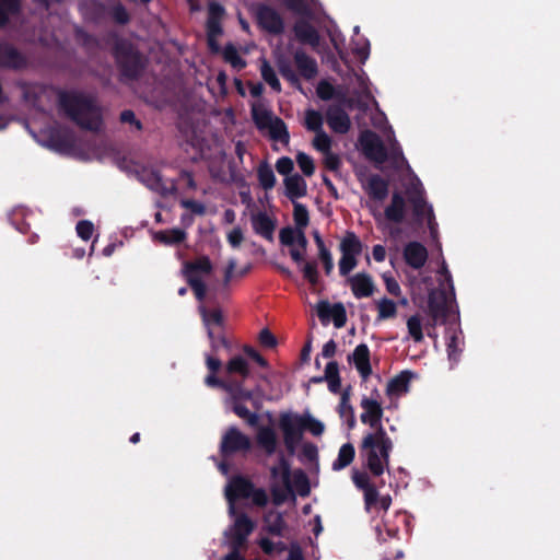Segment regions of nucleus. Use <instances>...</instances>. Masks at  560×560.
<instances>
[{"instance_id": "obj_1", "label": "nucleus", "mask_w": 560, "mask_h": 560, "mask_svg": "<svg viewBox=\"0 0 560 560\" xmlns=\"http://www.w3.org/2000/svg\"><path fill=\"white\" fill-rule=\"evenodd\" d=\"M58 107L81 129L97 131L103 124L101 108L95 98L82 92L59 91Z\"/></svg>"}, {"instance_id": "obj_2", "label": "nucleus", "mask_w": 560, "mask_h": 560, "mask_svg": "<svg viewBox=\"0 0 560 560\" xmlns=\"http://www.w3.org/2000/svg\"><path fill=\"white\" fill-rule=\"evenodd\" d=\"M393 446V441L384 428L368 432L363 436L359 445V454L373 476L378 477L384 474L388 467Z\"/></svg>"}, {"instance_id": "obj_3", "label": "nucleus", "mask_w": 560, "mask_h": 560, "mask_svg": "<svg viewBox=\"0 0 560 560\" xmlns=\"http://www.w3.org/2000/svg\"><path fill=\"white\" fill-rule=\"evenodd\" d=\"M112 54L121 81H137L142 77L148 59L131 40L117 37Z\"/></svg>"}, {"instance_id": "obj_4", "label": "nucleus", "mask_w": 560, "mask_h": 560, "mask_svg": "<svg viewBox=\"0 0 560 560\" xmlns=\"http://www.w3.org/2000/svg\"><path fill=\"white\" fill-rule=\"evenodd\" d=\"M255 528V523L245 513H241L234 521L233 525L229 530L225 532V536L229 539L230 550L243 551L247 548V541L249 535Z\"/></svg>"}, {"instance_id": "obj_5", "label": "nucleus", "mask_w": 560, "mask_h": 560, "mask_svg": "<svg viewBox=\"0 0 560 560\" xmlns=\"http://www.w3.org/2000/svg\"><path fill=\"white\" fill-rule=\"evenodd\" d=\"M255 20L259 28L271 34L281 35L284 32V21L280 13L272 7L258 3L255 7Z\"/></svg>"}, {"instance_id": "obj_6", "label": "nucleus", "mask_w": 560, "mask_h": 560, "mask_svg": "<svg viewBox=\"0 0 560 560\" xmlns=\"http://www.w3.org/2000/svg\"><path fill=\"white\" fill-rule=\"evenodd\" d=\"M250 448V439L236 427H230L220 443V453L223 457H229L235 453H246Z\"/></svg>"}, {"instance_id": "obj_7", "label": "nucleus", "mask_w": 560, "mask_h": 560, "mask_svg": "<svg viewBox=\"0 0 560 560\" xmlns=\"http://www.w3.org/2000/svg\"><path fill=\"white\" fill-rule=\"evenodd\" d=\"M360 144L366 159L376 163L386 162L388 158L387 149L377 133L371 130L364 131L360 136Z\"/></svg>"}, {"instance_id": "obj_8", "label": "nucleus", "mask_w": 560, "mask_h": 560, "mask_svg": "<svg viewBox=\"0 0 560 560\" xmlns=\"http://www.w3.org/2000/svg\"><path fill=\"white\" fill-rule=\"evenodd\" d=\"M27 67V58L11 43L0 39V69L19 71Z\"/></svg>"}, {"instance_id": "obj_9", "label": "nucleus", "mask_w": 560, "mask_h": 560, "mask_svg": "<svg viewBox=\"0 0 560 560\" xmlns=\"http://www.w3.org/2000/svg\"><path fill=\"white\" fill-rule=\"evenodd\" d=\"M279 425L283 433V442L287 452L290 456H293L303 438V432L290 413H282L280 416Z\"/></svg>"}, {"instance_id": "obj_10", "label": "nucleus", "mask_w": 560, "mask_h": 560, "mask_svg": "<svg viewBox=\"0 0 560 560\" xmlns=\"http://www.w3.org/2000/svg\"><path fill=\"white\" fill-rule=\"evenodd\" d=\"M360 406L363 409L360 416V420L363 424L370 425L373 431L378 430V428H384L381 422L384 413L383 407L376 399L363 397Z\"/></svg>"}, {"instance_id": "obj_11", "label": "nucleus", "mask_w": 560, "mask_h": 560, "mask_svg": "<svg viewBox=\"0 0 560 560\" xmlns=\"http://www.w3.org/2000/svg\"><path fill=\"white\" fill-rule=\"evenodd\" d=\"M253 486L254 483L243 476H235L230 480L225 489V498L230 503L231 512L234 511L233 504L236 500L249 499Z\"/></svg>"}, {"instance_id": "obj_12", "label": "nucleus", "mask_w": 560, "mask_h": 560, "mask_svg": "<svg viewBox=\"0 0 560 560\" xmlns=\"http://www.w3.org/2000/svg\"><path fill=\"white\" fill-rule=\"evenodd\" d=\"M326 121L330 129L340 135L350 130L351 120L347 112L340 105H329L326 110Z\"/></svg>"}, {"instance_id": "obj_13", "label": "nucleus", "mask_w": 560, "mask_h": 560, "mask_svg": "<svg viewBox=\"0 0 560 560\" xmlns=\"http://www.w3.org/2000/svg\"><path fill=\"white\" fill-rule=\"evenodd\" d=\"M428 310L432 323V327L435 326L439 319L445 320L447 316V294L444 290L439 292L432 290L428 296Z\"/></svg>"}, {"instance_id": "obj_14", "label": "nucleus", "mask_w": 560, "mask_h": 560, "mask_svg": "<svg viewBox=\"0 0 560 560\" xmlns=\"http://www.w3.org/2000/svg\"><path fill=\"white\" fill-rule=\"evenodd\" d=\"M402 255L405 262L416 270L421 269L428 260V249L417 241L406 244Z\"/></svg>"}, {"instance_id": "obj_15", "label": "nucleus", "mask_w": 560, "mask_h": 560, "mask_svg": "<svg viewBox=\"0 0 560 560\" xmlns=\"http://www.w3.org/2000/svg\"><path fill=\"white\" fill-rule=\"evenodd\" d=\"M412 205V212L417 221L422 222L427 217L428 226L430 232L433 234L436 230V222L432 207L427 205V201L421 192L410 198Z\"/></svg>"}, {"instance_id": "obj_16", "label": "nucleus", "mask_w": 560, "mask_h": 560, "mask_svg": "<svg viewBox=\"0 0 560 560\" xmlns=\"http://www.w3.org/2000/svg\"><path fill=\"white\" fill-rule=\"evenodd\" d=\"M363 188L371 200L383 202L388 196L389 183L381 175L372 174Z\"/></svg>"}, {"instance_id": "obj_17", "label": "nucleus", "mask_w": 560, "mask_h": 560, "mask_svg": "<svg viewBox=\"0 0 560 560\" xmlns=\"http://www.w3.org/2000/svg\"><path fill=\"white\" fill-rule=\"evenodd\" d=\"M351 291L357 299L369 298L374 293L375 285L366 272H358L348 279Z\"/></svg>"}, {"instance_id": "obj_18", "label": "nucleus", "mask_w": 560, "mask_h": 560, "mask_svg": "<svg viewBox=\"0 0 560 560\" xmlns=\"http://www.w3.org/2000/svg\"><path fill=\"white\" fill-rule=\"evenodd\" d=\"M293 59L299 74L303 79L310 81L318 74V66L316 60L302 49H298L294 52Z\"/></svg>"}, {"instance_id": "obj_19", "label": "nucleus", "mask_w": 560, "mask_h": 560, "mask_svg": "<svg viewBox=\"0 0 560 560\" xmlns=\"http://www.w3.org/2000/svg\"><path fill=\"white\" fill-rule=\"evenodd\" d=\"M293 32L300 43L311 45L312 47H317L319 45L320 36L317 30L308 21H296L293 26Z\"/></svg>"}, {"instance_id": "obj_20", "label": "nucleus", "mask_w": 560, "mask_h": 560, "mask_svg": "<svg viewBox=\"0 0 560 560\" xmlns=\"http://www.w3.org/2000/svg\"><path fill=\"white\" fill-rule=\"evenodd\" d=\"M349 360H352L357 371L362 376V378L366 380L372 374V366L370 361V349L368 345L360 343L358 345Z\"/></svg>"}, {"instance_id": "obj_21", "label": "nucleus", "mask_w": 560, "mask_h": 560, "mask_svg": "<svg viewBox=\"0 0 560 560\" xmlns=\"http://www.w3.org/2000/svg\"><path fill=\"white\" fill-rule=\"evenodd\" d=\"M250 221L256 234L268 241H272L276 229L275 220H272L266 212L260 211L252 214Z\"/></svg>"}, {"instance_id": "obj_22", "label": "nucleus", "mask_w": 560, "mask_h": 560, "mask_svg": "<svg viewBox=\"0 0 560 560\" xmlns=\"http://www.w3.org/2000/svg\"><path fill=\"white\" fill-rule=\"evenodd\" d=\"M264 530L277 537H283L284 530L287 528V523L284 521L283 514L281 512L269 510L264 515Z\"/></svg>"}, {"instance_id": "obj_23", "label": "nucleus", "mask_w": 560, "mask_h": 560, "mask_svg": "<svg viewBox=\"0 0 560 560\" xmlns=\"http://www.w3.org/2000/svg\"><path fill=\"white\" fill-rule=\"evenodd\" d=\"M217 354L207 353L205 355L206 366L209 370V374L205 377L203 383L209 388H219L221 385H224L226 380L220 378L218 373L221 371L222 362Z\"/></svg>"}, {"instance_id": "obj_24", "label": "nucleus", "mask_w": 560, "mask_h": 560, "mask_svg": "<svg viewBox=\"0 0 560 560\" xmlns=\"http://www.w3.org/2000/svg\"><path fill=\"white\" fill-rule=\"evenodd\" d=\"M406 214V201L398 191L393 192L390 203L385 208V218L394 223H401Z\"/></svg>"}, {"instance_id": "obj_25", "label": "nucleus", "mask_w": 560, "mask_h": 560, "mask_svg": "<svg viewBox=\"0 0 560 560\" xmlns=\"http://www.w3.org/2000/svg\"><path fill=\"white\" fill-rule=\"evenodd\" d=\"M244 381H238L236 378H230L224 382V385H221L219 389H222L230 394L231 401L233 402H242L244 400L253 399V392L250 389H246L243 386Z\"/></svg>"}, {"instance_id": "obj_26", "label": "nucleus", "mask_w": 560, "mask_h": 560, "mask_svg": "<svg viewBox=\"0 0 560 560\" xmlns=\"http://www.w3.org/2000/svg\"><path fill=\"white\" fill-rule=\"evenodd\" d=\"M285 196L294 202L307 194V185L300 174H293L284 178Z\"/></svg>"}, {"instance_id": "obj_27", "label": "nucleus", "mask_w": 560, "mask_h": 560, "mask_svg": "<svg viewBox=\"0 0 560 560\" xmlns=\"http://www.w3.org/2000/svg\"><path fill=\"white\" fill-rule=\"evenodd\" d=\"M225 374L228 380L240 376V381H245L250 375L249 365L242 355H235L231 358L225 364Z\"/></svg>"}, {"instance_id": "obj_28", "label": "nucleus", "mask_w": 560, "mask_h": 560, "mask_svg": "<svg viewBox=\"0 0 560 560\" xmlns=\"http://www.w3.org/2000/svg\"><path fill=\"white\" fill-rule=\"evenodd\" d=\"M49 141L51 148L57 151H66L73 147L72 133L67 129H54L50 131Z\"/></svg>"}, {"instance_id": "obj_29", "label": "nucleus", "mask_w": 560, "mask_h": 560, "mask_svg": "<svg viewBox=\"0 0 560 560\" xmlns=\"http://www.w3.org/2000/svg\"><path fill=\"white\" fill-rule=\"evenodd\" d=\"M258 445L266 452L267 455H272L277 450V435L272 428L261 427L256 436Z\"/></svg>"}, {"instance_id": "obj_30", "label": "nucleus", "mask_w": 560, "mask_h": 560, "mask_svg": "<svg viewBox=\"0 0 560 560\" xmlns=\"http://www.w3.org/2000/svg\"><path fill=\"white\" fill-rule=\"evenodd\" d=\"M412 375L410 371H402L393 377L387 384V394L399 396L407 393Z\"/></svg>"}, {"instance_id": "obj_31", "label": "nucleus", "mask_w": 560, "mask_h": 560, "mask_svg": "<svg viewBox=\"0 0 560 560\" xmlns=\"http://www.w3.org/2000/svg\"><path fill=\"white\" fill-rule=\"evenodd\" d=\"M341 255L359 256L363 245L354 232L348 231L340 242Z\"/></svg>"}, {"instance_id": "obj_32", "label": "nucleus", "mask_w": 560, "mask_h": 560, "mask_svg": "<svg viewBox=\"0 0 560 560\" xmlns=\"http://www.w3.org/2000/svg\"><path fill=\"white\" fill-rule=\"evenodd\" d=\"M187 238V233L180 229L159 231L154 240L163 245H178Z\"/></svg>"}, {"instance_id": "obj_33", "label": "nucleus", "mask_w": 560, "mask_h": 560, "mask_svg": "<svg viewBox=\"0 0 560 560\" xmlns=\"http://www.w3.org/2000/svg\"><path fill=\"white\" fill-rule=\"evenodd\" d=\"M199 312L202 318V323L207 328V332L209 331V329H214V327L223 328L224 318L221 310H208L207 307L201 305L199 307Z\"/></svg>"}, {"instance_id": "obj_34", "label": "nucleus", "mask_w": 560, "mask_h": 560, "mask_svg": "<svg viewBox=\"0 0 560 560\" xmlns=\"http://www.w3.org/2000/svg\"><path fill=\"white\" fill-rule=\"evenodd\" d=\"M355 448L353 444L346 443L341 445L337 458L332 463V470L339 471L348 467L354 459Z\"/></svg>"}, {"instance_id": "obj_35", "label": "nucleus", "mask_w": 560, "mask_h": 560, "mask_svg": "<svg viewBox=\"0 0 560 560\" xmlns=\"http://www.w3.org/2000/svg\"><path fill=\"white\" fill-rule=\"evenodd\" d=\"M292 418L294 419V421L296 422L299 428H301L302 432L304 430H307L313 435L319 436L323 434V432L325 430L324 424L319 420L313 418L310 415H307V416L294 415V416H292Z\"/></svg>"}, {"instance_id": "obj_36", "label": "nucleus", "mask_w": 560, "mask_h": 560, "mask_svg": "<svg viewBox=\"0 0 560 560\" xmlns=\"http://www.w3.org/2000/svg\"><path fill=\"white\" fill-rule=\"evenodd\" d=\"M268 129H269V136L273 141H279V142L283 143L284 145L289 144L290 135L288 131V127L281 118L275 117V120L268 127Z\"/></svg>"}, {"instance_id": "obj_37", "label": "nucleus", "mask_w": 560, "mask_h": 560, "mask_svg": "<svg viewBox=\"0 0 560 560\" xmlns=\"http://www.w3.org/2000/svg\"><path fill=\"white\" fill-rule=\"evenodd\" d=\"M277 68L280 74L291 85L301 89V82L298 74L292 69V65L289 59L284 57H279L277 59Z\"/></svg>"}, {"instance_id": "obj_38", "label": "nucleus", "mask_w": 560, "mask_h": 560, "mask_svg": "<svg viewBox=\"0 0 560 560\" xmlns=\"http://www.w3.org/2000/svg\"><path fill=\"white\" fill-rule=\"evenodd\" d=\"M257 177L259 185L265 189H272L276 185V176L267 162H262L259 164L257 168Z\"/></svg>"}, {"instance_id": "obj_39", "label": "nucleus", "mask_w": 560, "mask_h": 560, "mask_svg": "<svg viewBox=\"0 0 560 560\" xmlns=\"http://www.w3.org/2000/svg\"><path fill=\"white\" fill-rule=\"evenodd\" d=\"M222 56L224 61L236 70H242L246 67V61L240 56L236 47L232 43L225 45L222 50Z\"/></svg>"}, {"instance_id": "obj_40", "label": "nucleus", "mask_w": 560, "mask_h": 560, "mask_svg": "<svg viewBox=\"0 0 560 560\" xmlns=\"http://www.w3.org/2000/svg\"><path fill=\"white\" fill-rule=\"evenodd\" d=\"M20 9V0H0V27L8 23L11 15L19 13Z\"/></svg>"}, {"instance_id": "obj_41", "label": "nucleus", "mask_w": 560, "mask_h": 560, "mask_svg": "<svg viewBox=\"0 0 560 560\" xmlns=\"http://www.w3.org/2000/svg\"><path fill=\"white\" fill-rule=\"evenodd\" d=\"M260 74L264 81L275 91L281 92V83L270 63L264 59L260 67Z\"/></svg>"}, {"instance_id": "obj_42", "label": "nucleus", "mask_w": 560, "mask_h": 560, "mask_svg": "<svg viewBox=\"0 0 560 560\" xmlns=\"http://www.w3.org/2000/svg\"><path fill=\"white\" fill-rule=\"evenodd\" d=\"M86 14L90 20L100 23L108 14V9L103 2L91 0L86 5Z\"/></svg>"}, {"instance_id": "obj_43", "label": "nucleus", "mask_w": 560, "mask_h": 560, "mask_svg": "<svg viewBox=\"0 0 560 560\" xmlns=\"http://www.w3.org/2000/svg\"><path fill=\"white\" fill-rule=\"evenodd\" d=\"M293 220L296 230H304L310 223V215L306 206L300 202H293Z\"/></svg>"}, {"instance_id": "obj_44", "label": "nucleus", "mask_w": 560, "mask_h": 560, "mask_svg": "<svg viewBox=\"0 0 560 560\" xmlns=\"http://www.w3.org/2000/svg\"><path fill=\"white\" fill-rule=\"evenodd\" d=\"M232 410H233V412H234L237 417H240V418H242V419L246 420V422H247L250 427H255V425H257V424H258V420H259L258 415H257V413H255V412H250V411L248 410V408H247L245 405H243V402H238V401L233 402V404H232Z\"/></svg>"}, {"instance_id": "obj_45", "label": "nucleus", "mask_w": 560, "mask_h": 560, "mask_svg": "<svg viewBox=\"0 0 560 560\" xmlns=\"http://www.w3.org/2000/svg\"><path fill=\"white\" fill-rule=\"evenodd\" d=\"M305 128L310 131H323V116L315 109H307L305 112Z\"/></svg>"}, {"instance_id": "obj_46", "label": "nucleus", "mask_w": 560, "mask_h": 560, "mask_svg": "<svg viewBox=\"0 0 560 560\" xmlns=\"http://www.w3.org/2000/svg\"><path fill=\"white\" fill-rule=\"evenodd\" d=\"M377 310H378V320L392 318L396 316L397 314V306L396 303L393 300H389L387 298H383L377 303Z\"/></svg>"}, {"instance_id": "obj_47", "label": "nucleus", "mask_w": 560, "mask_h": 560, "mask_svg": "<svg viewBox=\"0 0 560 560\" xmlns=\"http://www.w3.org/2000/svg\"><path fill=\"white\" fill-rule=\"evenodd\" d=\"M301 271L304 279L313 287L319 282V272L317 269V262L315 260L306 261L302 264Z\"/></svg>"}, {"instance_id": "obj_48", "label": "nucleus", "mask_w": 560, "mask_h": 560, "mask_svg": "<svg viewBox=\"0 0 560 560\" xmlns=\"http://www.w3.org/2000/svg\"><path fill=\"white\" fill-rule=\"evenodd\" d=\"M407 328L415 342H421L423 340L422 324L419 315H412L408 318Z\"/></svg>"}, {"instance_id": "obj_49", "label": "nucleus", "mask_w": 560, "mask_h": 560, "mask_svg": "<svg viewBox=\"0 0 560 560\" xmlns=\"http://www.w3.org/2000/svg\"><path fill=\"white\" fill-rule=\"evenodd\" d=\"M207 335L210 340L212 353L217 354L220 348L228 349L230 347V342L222 331L217 332L215 329H209Z\"/></svg>"}, {"instance_id": "obj_50", "label": "nucleus", "mask_w": 560, "mask_h": 560, "mask_svg": "<svg viewBox=\"0 0 560 560\" xmlns=\"http://www.w3.org/2000/svg\"><path fill=\"white\" fill-rule=\"evenodd\" d=\"M293 483L296 488L298 493L301 497H307L310 494V492H311L310 481H308L307 475L302 469H299L294 472Z\"/></svg>"}, {"instance_id": "obj_51", "label": "nucleus", "mask_w": 560, "mask_h": 560, "mask_svg": "<svg viewBox=\"0 0 560 560\" xmlns=\"http://www.w3.org/2000/svg\"><path fill=\"white\" fill-rule=\"evenodd\" d=\"M112 20L118 25H126L130 22V14L121 3H116L108 10Z\"/></svg>"}, {"instance_id": "obj_52", "label": "nucleus", "mask_w": 560, "mask_h": 560, "mask_svg": "<svg viewBox=\"0 0 560 560\" xmlns=\"http://www.w3.org/2000/svg\"><path fill=\"white\" fill-rule=\"evenodd\" d=\"M212 271V264L208 256H202L198 258L196 261L187 265V272L191 275L192 272L200 273H210Z\"/></svg>"}, {"instance_id": "obj_53", "label": "nucleus", "mask_w": 560, "mask_h": 560, "mask_svg": "<svg viewBox=\"0 0 560 560\" xmlns=\"http://www.w3.org/2000/svg\"><path fill=\"white\" fill-rule=\"evenodd\" d=\"M271 495H272V502L275 505L279 506V505L283 504L288 500L289 495L294 498L292 485L290 483V490L288 489L287 486H284L283 488L273 486L271 488Z\"/></svg>"}, {"instance_id": "obj_54", "label": "nucleus", "mask_w": 560, "mask_h": 560, "mask_svg": "<svg viewBox=\"0 0 560 560\" xmlns=\"http://www.w3.org/2000/svg\"><path fill=\"white\" fill-rule=\"evenodd\" d=\"M253 119L258 129H265L272 124L275 117L269 110L253 109Z\"/></svg>"}, {"instance_id": "obj_55", "label": "nucleus", "mask_w": 560, "mask_h": 560, "mask_svg": "<svg viewBox=\"0 0 560 560\" xmlns=\"http://www.w3.org/2000/svg\"><path fill=\"white\" fill-rule=\"evenodd\" d=\"M296 163L305 176H312L315 172L313 159L304 152L296 154Z\"/></svg>"}, {"instance_id": "obj_56", "label": "nucleus", "mask_w": 560, "mask_h": 560, "mask_svg": "<svg viewBox=\"0 0 560 560\" xmlns=\"http://www.w3.org/2000/svg\"><path fill=\"white\" fill-rule=\"evenodd\" d=\"M187 281L192 289L196 299L198 301H203L207 293L206 283L199 277H195L192 275H188Z\"/></svg>"}, {"instance_id": "obj_57", "label": "nucleus", "mask_w": 560, "mask_h": 560, "mask_svg": "<svg viewBox=\"0 0 560 560\" xmlns=\"http://www.w3.org/2000/svg\"><path fill=\"white\" fill-rule=\"evenodd\" d=\"M339 412H340V416H345L346 412H348L350 415V419L348 420L349 428H353L355 425L354 412H353L352 406L349 402L348 390H345L341 394V399H340V404H339Z\"/></svg>"}, {"instance_id": "obj_58", "label": "nucleus", "mask_w": 560, "mask_h": 560, "mask_svg": "<svg viewBox=\"0 0 560 560\" xmlns=\"http://www.w3.org/2000/svg\"><path fill=\"white\" fill-rule=\"evenodd\" d=\"M278 467L281 470L283 486H287L290 490L291 464L282 452L278 456Z\"/></svg>"}, {"instance_id": "obj_59", "label": "nucleus", "mask_w": 560, "mask_h": 560, "mask_svg": "<svg viewBox=\"0 0 560 560\" xmlns=\"http://www.w3.org/2000/svg\"><path fill=\"white\" fill-rule=\"evenodd\" d=\"M315 138L313 140V145L316 150L327 153L331 148V139L330 137L323 130L319 132H315Z\"/></svg>"}, {"instance_id": "obj_60", "label": "nucleus", "mask_w": 560, "mask_h": 560, "mask_svg": "<svg viewBox=\"0 0 560 560\" xmlns=\"http://www.w3.org/2000/svg\"><path fill=\"white\" fill-rule=\"evenodd\" d=\"M336 328H341L347 323V312L342 303H335L331 317Z\"/></svg>"}, {"instance_id": "obj_61", "label": "nucleus", "mask_w": 560, "mask_h": 560, "mask_svg": "<svg viewBox=\"0 0 560 560\" xmlns=\"http://www.w3.org/2000/svg\"><path fill=\"white\" fill-rule=\"evenodd\" d=\"M358 256L341 255L339 260V273L341 276L349 275L358 265Z\"/></svg>"}, {"instance_id": "obj_62", "label": "nucleus", "mask_w": 560, "mask_h": 560, "mask_svg": "<svg viewBox=\"0 0 560 560\" xmlns=\"http://www.w3.org/2000/svg\"><path fill=\"white\" fill-rule=\"evenodd\" d=\"M316 93L323 101H330L336 97V90L334 85L325 80L318 83Z\"/></svg>"}, {"instance_id": "obj_63", "label": "nucleus", "mask_w": 560, "mask_h": 560, "mask_svg": "<svg viewBox=\"0 0 560 560\" xmlns=\"http://www.w3.org/2000/svg\"><path fill=\"white\" fill-rule=\"evenodd\" d=\"M363 494H364L365 510L368 512H370L371 509L373 506H375L378 501V497H380L378 490L376 489V487L374 485H372L369 488L363 490Z\"/></svg>"}, {"instance_id": "obj_64", "label": "nucleus", "mask_w": 560, "mask_h": 560, "mask_svg": "<svg viewBox=\"0 0 560 560\" xmlns=\"http://www.w3.org/2000/svg\"><path fill=\"white\" fill-rule=\"evenodd\" d=\"M75 231L83 241H89L93 235L94 225L91 221L81 220L77 223Z\"/></svg>"}]
</instances>
